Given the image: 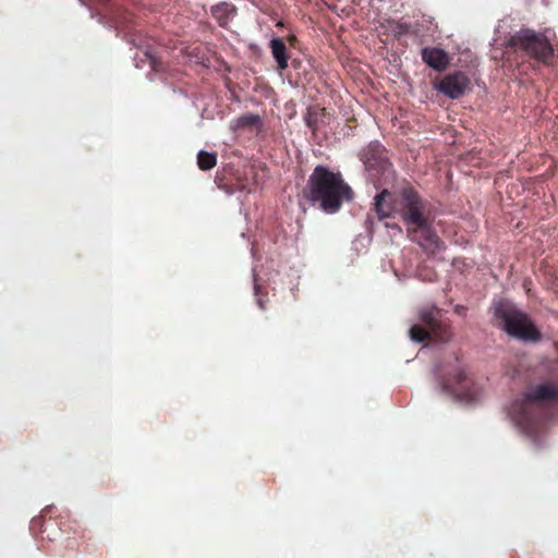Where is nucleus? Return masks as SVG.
<instances>
[{
  "instance_id": "obj_1",
  "label": "nucleus",
  "mask_w": 558,
  "mask_h": 558,
  "mask_svg": "<svg viewBox=\"0 0 558 558\" xmlns=\"http://www.w3.org/2000/svg\"><path fill=\"white\" fill-rule=\"evenodd\" d=\"M306 197L312 203H319L323 211L336 213L343 202L352 197V192L339 173L316 167L308 181Z\"/></svg>"
},
{
  "instance_id": "obj_2",
  "label": "nucleus",
  "mask_w": 558,
  "mask_h": 558,
  "mask_svg": "<svg viewBox=\"0 0 558 558\" xmlns=\"http://www.w3.org/2000/svg\"><path fill=\"white\" fill-rule=\"evenodd\" d=\"M400 203L407 209L401 215L409 236L424 251L434 254L440 247L439 240L423 216L416 194L411 190L403 191Z\"/></svg>"
},
{
  "instance_id": "obj_3",
  "label": "nucleus",
  "mask_w": 558,
  "mask_h": 558,
  "mask_svg": "<svg viewBox=\"0 0 558 558\" xmlns=\"http://www.w3.org/2000/svg\"><path fill=\"white\" fill-rule=\"evenodd\" d=\"M496 317L504 323V328L510 336L521 340H537L538 330L529 317L520 312L510 301H499L494 305Z\"/></svg>"
},
{
  "instance_id": "obj_4",
  "label": "nucleus",
  "mask_w": 558,
  "mask_h": 558,
  "mask_svg": "<svg viewBox=\"0 0 558 558\" xmlns=\"http://www.w3.org/2000/svg\"><path fill=\"white\" fill-rule=\"evenodd\" d=\"M511 45L525 50L541 61H548L554 54V49L548 39L531 29H523L511 38Z\"/></svg>"
},
{
  "instance_id": "obj_5",
  "label": "nucleus",
  "mask_w": 558,
  "mask_h": 558,
  "mask_svg": "<svg viewBox=\"0 0 558 558\" xmlns=\"http://www.w3.org/2000/svg\"><path fill=\"white\" fill-rule=\"evenodd\" d=\"M453 381L454 384H442L441 390L448 396L464 402H471L474 400V397L469 391V384L465 380L464 372L462 369H458L454 373Z\"/></svg>"
},
{
  "instance_id": "obj_6",
  "label": "nucleus",
  "mask_w": 558,
  "mask_h": 558,
  "mask_svg": "<svg viewBox=\"0 0 558 558\" xmlns=\"http://www.w3.org/2000/svg\"><path fill=\"white\" fill-rule=\"evenodd\" d=\"M468 85V77L462 73H456L448 75L440 81L437 88L448 97L456 99L464 94Z\"/></svg>"
},
{
  "instance_id": "obj_7",
  "label": "nucleus",
  "mask_w": 558,
  "mask_h": 558,
  "mask_svg": "<svg viewBox=\"0 0 558 558\" xmlns=\"http://www.w3.org/2000/svg\"><path fill=\"white\" fill-rule=\"evenodd\" d=\"M422 59L430 68L441 71L449 63L447 53L439 48H424L422 50Z\"/></svg>"
},
{
  "instance_id": "obj_8",
  "label": "nucleus",
  "mask_w": 558,
  "mask_h": 558,
  "mask_svg": "<svg viewBox=\"0 0 558 558\" xmlns=\"http://www.w3.org/2000/svg\"><path fill=\"white\" fill-rule=\"evenodd\" d=\"M391 194L388 191H383L375 197V210L379 218L391 216L392 209L390 207Z\"/></svg>"
},
{
  "instance_id": "obj_9",
  "label": "nucleus",
  "mask_w": 558,
  "mask_h": 558,
  "mask_svg": "<svg viewBox=\"0 0 558 558\" xmlns=\"http://www.w3.org/2000/svg\"><path fill=\"white\" fill-rule=\"evenodd\" d=\"M558 397V388L550 384H543L537 386L530 395L531 400H546Z\"/></svg>"
},
{
  "instance_id": "obj_10",
  "label": "nucleus",
  "mask_w": 558,
  "mask_h": 558,
  "mask_svg": "<svg viewBox=\"0 0 558 558\" xmlns=\"http://www.w3.org/2000/svg\"><path fill=\"white\" fill-rule=\"evenodd\" d=\"M271 51L280 69L288 66V56L286 53V45L279 38H274L270 41Z\"/></svg>"
},
{
  "instance_id": "obj_11",
  "label": "nucleus",
  "mask_w": 558,
  "mask_h": 558,
  "mask_svg": "<svg viewBox=\"0 0 558 558\" xmlns=\"http://www.w3.org/2000/svg\"><path fill=\"white\" fill-rule=\"evenodd\" d=\"M260 122V119L256 114H245L242 117H239L236 120H234L231 124L232 130H240V129H246V128H253L258 125Z\"/></svg>"
},
{
  "instance_id": "obj_12",
  "label": "nucleus",
  "mask_w": 558,
  "mask_h": 558,
  "mask_svg": "<svg viewBox=\"0 0 558 558\" xmlns=\"http://www.w3.org/2000/svg\"><path fill=\"white\" fill-rule=\"evenodd\" d=\"M197 162L201 169L208 170L215 167L217 158L214 154L207 151H199Z\"/></svg>"
},
{
  "instance_id": "obj_13",
  "label": "nucleus",
  "mask_w": 558,
  "mask_h": 558,
  "mask_svg": "<svg viewBox=\"0 0 558 558\" xmlns=\"http://www.w3.org/2000/svg\"><path fill=\"white\" fill-rule=\"evenodd\" d=\"M428 337V331L418 325H414L410 329V338L414 342H422Z\"/></svg>"
},
{
  "instance_id": "obj_14",
  "label": "nucleus",
  "mask_w": 558,
  "mask_h": 558,
  "mask_svg": "<svg viewBox=\"0 0 558 558\" xmlns=\"http://www.w3.org/2000/svg\"><path fill=\"white\" fill-rule=\"evenodd\" d=\"M234 8L230 4L222 3L213 8V13L217 19H221L222 16H229L233 13Z\"/></svg>"
},
{
  "instance_id": "obj_15",
  "label": "nucleus",
  "mask_w": 558,
  "mask_h": 558,
  "mask_svg": "<svg viewBox=\"0 0 558 558\" xmlns=\"http://www.w3.org/2000/svg\"><path fill=\"white\" fill-rule=\"evenodd\" d=\"M389 26H390L391 32L396 36H400L402 34H404L409 28L408 25L399 23V22H395V21L389 22Z\"/></svg>"
},
{
  "instance_id": "obj_16",
  "label": "nucleus",
  "mask_w": 558,
  "mask_h": 558,
  "mask_svg": "<svg viewBox=\"0 0 558 558\" xmlns=\"http://www.w3.org/2000/svg\"><path fill=\"white\" fill-rule=\"evenodd\" d=\"M421 319L426 325H430L434 320V312L433 311H424L421 313Z\"/></svg>"
},
{
  "instance_id": "obj_17",
  "label": "nucleus",
  "mask_w": 558,
  "mask_h": 558,
  "mask_svg": "<svg viewBox=\"0 0 558 558\" xmlns=\"http://www.w3.org/2000/svg\"><path fill=\"white\" fill-rule=\"evenodd\" d=\"M145 57L147 58L148 62H149V65L151 68H155V64H156V60L155 58L151 56V53L149 51H145Z\"/></svg>"
},
{
  "instance_id": "obj_18",
  "label": "nucleus",
  "mask_w": 558,
  "mask_h": 558,
  "mask_svg": "<svg viewBox=\"0 0 558 558\" xmlns=\"http://www.w3.org/2000/svg\"><path fill=\"white\" fill-rule=\"evenodd\" d=\"M517 407L519 408V410H520V411H522V415H523V416H525V413H526L525 408H523V405H522V404H519V405H517Z\"/></svg>"
},
{
  "instance_id": "obj_19",
  "label": "nucleus",
  "mask_w": 558,
  "mask_h": 558,
  "mask_svg": "<svg viewBox=\"0 0 558 558\" xmlns=\"http://www.w3.org/2000/svg\"><path fill=\"white\" fill-rule=\"evenodd\" d=\"M254 290H255V294L258 295V293H259V286L255 284Z\"/></svg>"
},
{
  "instance_id": "obj_20",
  "label": "nucleus",
  "mask_w": 558,
  "mask_h": 558,
  "mask_svg": "<svg viewBox=\"0 0 558 558\" xmlns=\"http://www.w3.org/2000/svg\"><path fill=\"white\" fill-rule=\"evenodd\" d=\"M512 420H513L518 425H520V424H521V422L519 421V418H518V417H515L514 415H513Z\"/></svg>"
},
{
  "instance_id": "obj_21",
  "label": "nucleus",
  "mask_w": 558,
  "mask_h": 558,
  "mask_svg": "<svg viewBox=\"0 0 558 558\" xmlns=\"http://www.w3.org/2000/svg\"><path fill=\"white\" fill-rule=\"evenodd\" d=\"M257 302H258L259 306L263 308L264 305H263V302H262V300L259 298L257 299Z\"/></svg>"
},
{
  "instance_id": "obj_22",
  "label": "nucleus",
  "mask_w": 558,
  "mask_h": 558,
  "mask_svg": "<svg viewBox=\"0 0 558 558\" xmlns=\"http://www.w3.org/2000/svg\"><path fill=\"white\" fill-rule=\"evenodd\" d=\"M393 229L399 233L401 232V229L399 227H393Z\"/></svg>"
}]
</instances>
